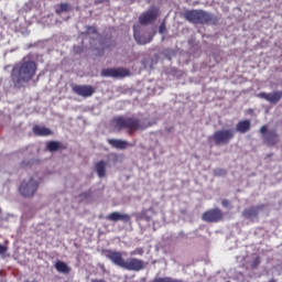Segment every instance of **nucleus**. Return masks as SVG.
Masks as SVG:
<instances>
[{
  "instance_id": "obj_1",
  "label": "nucleus",
  "mask_w": 282,
  "mask_h": 282,
  "mask_svg": "<svg viewBox=\"0 0 282 282\" xmlns=\"http://www.w3.org/2000/svg\"><path fill=\"white\" fill-rule=\"evenodd\" d=\"M37 68L36 62L30 57H23L14 64L11 70V80L15 89H21V87L28 85L36 76Z\"/></svg>"
},
{
  "instance_id": "obj_2",
  "label": "nucleus",
  "mask_w": 282,
  "mask_h": 282,
  "mask_svg": "<svg viewBox=\"0 0 282 282\" xmlns=\"http://www.w3.org/2000/svg\"><path fill=\"white\" fill-rule=\"evenodd\" d=\"M105 257L109 259L113 265H118V268H122L123 270H129L130 272H140L141 270H144V261L137 258L124 260L120 251L106 250Z\"/></svg>"
},
{
  "instance_id": "obj_3",
  "label": "nucleus",
  "mask_w": 282,
  "mask_h": 282,
  "mask_svg": "<svg viewBox=\"0 0 282 282\" xmlns=\"http://www.w3.org/2000/svg\"><path fill=\"white\" fill-rule=\"evenodd\" d=\"M151 126V123L142 124V121L135 117L119 116L111 120V127L115 131H127L129 135H133L135 131H144V129H149Z\"/></svg>"
},
{
  "instance_id": "obj_4",
  "label": "nucleus",
  "mask_w": 282,
  "mask_h": 282,
  "mask_svg": "<svg viewBox=\"0 0 282 282\" xmlns=\"http://www.w3.org/2000/svg\"><path fill=\"white\" fill-rule=\"evenodd\" d=\"M183 17L195 25H217L219 23V19L215 14L202 9L186 10Z\"/></svg>"
},
{
  "instance_id": "obj_5",
  "label": "nucleus",
  "mask_w": 282,
  "mask_h": 282,
  "mask_svg": "<svg viewBox=\"0 0 282 282\" xmlns=\"http://www.w3.org/2000/svg\"><path fill=\"white\" fill-rule=\"evenodd\" d=\"M209 140H213L216 147H223L230 144V141L235 140V130L234 129H221L217 130L209 137Z\"/></svg>"
},
{
  "instance_id": "obj_6",
  "label": "nucleus",
  "mask_w": 282,
  "mask_h": 282,
  "mask_svg": "<svg viewBox=\"0 0 282 282\" xmlns=\"http://www.w3.org/2000/svg\"><path fill=\"white\" fill-rule=\"evenodd\" d=\"M36 191H39V181L32 177L22 181L19 187V192L22 197H34Z\"/></svg>"
},
{
  "instance_id": "obj_7",
  "label": "nucleus",
  "mask_w": 282,
  "mask_h": 282,
  "mask_svg": "<svg viewBox=\"0 0 282 282\" xmlns=\"http://www.w3.org/2000/svg\"><path fill=\"white\" fill-rule=\"evenodd\" d=\"M260 133L264 135L263 142L267 147H276L281 142V137L276 133V130H268V126H262Z\"/></svg>"
},
{
  "instance_id": "obj_8",
  "label": "nucleus",
  "mask_w": 282,
  "mask_h": 282,
  "mask_svg": "<svg viewBox=\"0 0 282 282\" xmlns=\"http://www.w3.org/2000/svg\"><path fill=\"white\" fill-rule=\"evenodd\" d=\"M101 76L105 78H127V76H131V70L124 67L105 68L101 70Z\"/></svg>"
},
{
  "instance_id": "obj_9",
  "label": "nucleus",
  "mask_w": 282,
  "mask_h": 282,
  "mask_svg": "<svg viewBox=\"0 0 282 282\" xmlns=\"http://www.w3.org/2000/svg\"><path fill=\"white\" fill-rule=\"evenodd\" d=\"M223 219L224 212L219 208L208 209L202 215V220L206 221V224H219Z\"/></svg>"
},
{
  "instance_id": "obj_10",
  "label": "nucleus",
  "mask_w": 282,
  "mask_h": 282,
  "mask_svg": "<svg viewBox=\"0 0 282 282\" xmlns=\"http://www.w3.org/2000/svg\"><path fill=\"white\" fill-rule=\"evenodd\" d=\"M158 17H160V9L150 8L139 17V23L141 25H151V23H153Z\"/></svg>"
},
{
  "instance_id": "obj_11",
  "label": "nucleus",
  "mask_w": 282,
  "mask_h": 282,
  "mask_svg": "<svg viewBox=\"0 0 282 282\" xmlns=\"http://www.w3.org/2000/svg\"><path fill=\"white\" fill-rule=\"evenodd\" d=\"M72 89L76 96H82V98H91V95L96 94V88L89 85H74Z\"/></svg>"
},
{
  "instance_id": "obj_12",
  "label": "nucleus",
  "mask_w": 282,
  "mask_h": 282,
  "mask_svg": "<svg viewBox=\"0 0 282 282\" xmlns=\"http://www.w3.org/2000/svg\"><path fill=\"white\" fill-rule=\"evenodd\" d=\"M258 98H262V100H267V102H271V105H276L282 98V90H275L273 93H260Z\"/></svg>"
},
{
  "instance_id": "obj_13",
  "label": "nucleus",
  "mask_w": 282,
  "mask_h": 282,
  "mask_svg": "<svg viewBox=\"0 0 282 282\" xmlns=\"http://www.w3.org/2000/svg\"><path fill=\"white\" fill-rule=\"evenodd\" d=\"M265 205H258L245 208L242 212V216L245 219H254V217H259V212L263 210Z\"/></svg>"
},
{
  "instance_id": "obj_14",
  "label": "nucleus",
  "mask_w": 282,
  "mask_h": 282,
  "mask_svg": "<svg viewBox=\"0 0 282 282\" xmlns=\"http://www.w3.org/2000/svg\"><path fill=\"white\" fill-rule=\"evenodd\" d=\"M108 221H123V224H129L131 221V216L129 214H122L120 212L110 213L106 216Z\"/></svg>"
},
{
  "instance_id": "obj_15",
  "label": "nucleus",
  "mask_w": 282,
  "mask_h": 282,
  "mask_svg": "<svg viewBox=\"0 0 282 282\" xmlns=\"http://www.w3.org/2000/svg\"><path fill=\"white\" fill-rule=\"evenodd\" d=\"M133 30H134L133 36H134L138 45H147V43H151V41H153V35H149V37H147L142 34H140L138 32V29H135V26H133Z\"/></svg>"
},
{
  "instance_id": "obj_16",
  "label": "nucleus",
  "mask_w": 282,
  "mask_h": 282,
  "mask_svg": "<svg viewBox=\"0 0 282 282\" xmlns=\"http://www.w3.org/2000/svg\"><path fill=\"white\" fill-rule=\"evenodd\" d=\"M108 144L113 149H119L121 151L127 149V147H131V143L120 139H108Z\"/></svg>"
},
{
  "instance_id": "obj_17",
  "label": "nucleus",
  "mask_w": 282,
  "mask_h": 282,
  "mask_svg": "<svg viewBox=\"0 0 282 282\" xmlns=\"http://www.w3.org/2000/svg\"><path fill=\"white\" fill-rule=\"evenodd\" d=\"M33 133L34 135H39L40 138H47V135H52V130L43 126H34Z\"/></svg>"
},
{
  "instance_id": "obj_18",
  "label": "nucleus",
  "mask_w": 282,
  "mask_h": 282,
  "mask_svg": "<svg viewBox=\"0 0 282 282\" xmlns=\"http://www.w3.org/2000/svg\"><path fill=\"white\" fill-rule=\"evenodd\" d=\"M250 129H251V123H250V120L248 119L239 121L236 126V131H238V133H248Z\"/></svg>"
},
{
  "instance_id": "obj_19",
  "label": "nucleus",
  "mask_w": 282,
  "mask_h": 282,
  "mask_svg": "<svg viewBox=\"0 0 282 282\" xmlns=\"http://www.w3.org/2000/svg\"><path fill=\"white\" fill-rule=\"evenodd\" d=\"M98 177H105L107 175V162L99 161L95 164Z\"/></svg>"
},
{
  "instance_id": "obj_20",
  "label": "nucleus",
  "mask_w": 282,
  "mask_h": 282,
  "mask_svg": "<svg viewBox=\"0 0 282 282\" xmlns=\"http://www.w3.org/2000/svg\"><path fill=\"white\" fill-rule=\"evenodd\" d=\"M55 269L57 272H61V274H69V272H72V268L61 260L55 263Z\"/></svg>"
},
{
  "instance_id": "obj_21",
  "label": "nucleus",
  "mask_w": 282,
  "mask_h": 282,
  "mask_svg": "<svg viewBox=\"0 0 282 282\" xmlns=\"http://www.w3.org/2000/svg\"><path fill=\"white\" fill-rule=\"evenodd\" d=\"M72 10V4L67 2L59 3L55 7V14L61 17L63 12H69Z\"/></svg>"
},
{
  "instance_id": "obj_22",
  "label": "nucleus",
  "mask_w": 282,
  "mask_h": 282,
  "mask_svg": "<svg viewBox=\"0 0 282 282\" xmlns=\"http://www.w3.org/2000/svg\"><path fill=\"white\" fill-rule=\"evenodd\" d=\"M46 149L51 151V153H54V151H59V149H65V147H62L61 142L58 141H50Z\"/></svg>"
},
{
  "instance_id": "obj_23",
  "label": "nucleus",
  "mask_w": 282,
  "mask_h": 282,
  "mask_svg": "<svg viewBox=\"0 0 282 282\" xmlns=\"http://www.w3.org/2000/svg\"><path fill=\"white\" fill-rule=\"evenodd\" d=\"M259 265H261V258L256 257L251 263V268H252V270H257V268H259Z\"/></svg>"
},
{
  "instance_id": "obj_24",
  "label": "nucleus",
  "mask_w": 282,
  "mask_h": 282,
  "mask_svg": "<svg viewBox=\"0 0 282 282\" xmlns=\"http://www.w3.org/2000/svg\"><path fill=\"white\" fill-rule=\"evenodd\" d=\"M131 257L139 254L140 257H142V254H144V249L142 248H137L133 251L130 252Z\"/></svg>"
},
{
  "instance_id": "obj_25",
  "label": "nucleus",
  "mask_w": 282,
  "mask_h": 282,
  "mask_svg": "<svg viewBox=\"0 0 282 282\" xmlns=\"http://www.w3.org/2000/svg\"><path fill=\"white\" fill-rule=\"evenodd\" d=\"M160 34H164L166 32V24L163 22L159 26Z\"/></svg>"
},
{
  "instance_id": "obj_26",
  "label": "nucleus",
  "mask_w": 282,
  "mask_h": 282,
  "mask_svg": "<svg viewBox=\"0 0 282 282\" xmlns=\"http://www.w3.org/2000/svg\"><path fill=\"white\" fill-rule=\"evenodd\" d=\"M215 175H221L223 177L226 176V170H221V169H218V170H215Z\"/></svg>"
},
{
  "instance_id": "obj_27",
  "label": "nucleus",
  "mask_w": 282,
  "mask_h": 282,
  "mask_svg": "<svg viewBox=\"0 0 282 282\" xmlns=\"http://www.w3.org/2000/svg\"><path fill=\"white\" fill-rule=\"evenodd\" d=\"M8 252V247L0 245V254H6Z\"/></svg>"
},
{
  "instance_id": "obj_28",
  "label": "nucleus",
  "mask_w": 282,
  "mask_h": 282,
  "mask_svg": "<svg viewBox=\"0 0 282 282\" xmlns=\"http://www.w3.org/2000/svg\"><path fill=\"white\" fill-rule=\"evenodd\" d=\"M221 204H223L224 208H228V206H230V200H228V199H223V200H221Z\"/></svg>"
},
{
  "instance_id": "obj_29",
  "label": "nucleus",
  "mask_w": 282,
  "mask_h": 282,
  "mask_svg": "<svg viewBox=\"0 0 282 282\" xmlns=\"http://www.w3.org/2000/svg\"><path fill=\"white\" fill-rule=\"evenodd\" d=\"M88 32H94L96 34L97 31H96V29L90 26V28H88Z\"/></svg>"
},
{
  "instance_id": "obj_30",
  "label": "nucleus",
  "mask_w": 282,
  "mask_h": 282,
  "mask_svg": "<svg viewBox=\"0 0 282 282\" xmlns=\"http://www.w3.org/2000/svg\"><path fill=\"white\" fill-rule=\"evenodd\" d=\"M87 195H89V193L85 192L80 194V197H87Z\"/></svg>"
},
{
  "instance_id": "obj_31",
  "label": "nucleus",
  "mask_w": 282,
  "mask_h": 282,
  "mask_svg": "<svg viewBox=\"0 0 282 282\" xmlns=\"http://www.w3.org/2000/svg\"><path fill=\"white\" fill-rule=\"evenodd\" d=\"M91 282H106V281L105 280L95 279V280H91Z\"/></svg>"
},
{
  "instance_id": "obj_32",
  "label": "nucleus",
  "mask_w": 282,
  "mask_h": 282,
  "mask_svg": "<svg viewBox=\"0 0 282 282\" xmlns=\"http://www.w3.org/2000/svg\"><path fill=\"white\" fill-rule=\"evenodd\" d=\"M272 155H273L272 153L271 154H267V158H272Z\"/></svg>"
},
{
  "instance_id": "obj_33",
  "label": "nucleus",
  "mask_w": 282,
  "mask_h": 282,
  "mask_svg": "<svg viewBox=\"0 0 282 282\" xmlns=\"http://www.w3.org/2000/svg\"><path fill=\"white\" fill-rule=\"evenodd\" d=\"M7 67H9V66H6L4 69H6Z\"/></svg>"
},
{
  "instance_id": "obj_34",
  "label": "nucleus",
  "mask_w": 282,
  "mask_h": 282,
  "mask_svg": "<svg viewBox=\"0 0 282 282\" xmlns=\"http://www.w3.org/2000/svg\"><path fill=\"white\" fill-rule=\"evenodd\" d=\"M0 215H1V208H0Z\"/></svg>"
}]
</instances>
